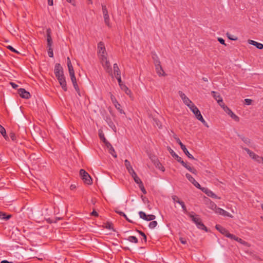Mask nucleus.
Instances as JSON below:
<instances>
[{"label":"nucleus","instance_id":"25","mask_svg":"<svg viewBox=\"0 0 263 263\" xmlns=\"http://www.w3.org/2000/svg\"><path fill=\"white\" fill-rule=\"evenodd\" d=\"M170 153L171 154V155L174 158H175L178 162L181 163V161H183L181 158L179 157L177 154H176L173 149H170Z\"/></svg>","mask_w":263,"mask_h":263},{"label":"nucleus","instance_id":"9","mask_svg":"<svg viewBox=\"0 0 263 263\" xmlns=\"http://www.w3.org/2000/svg\"><path fill=\"white\" fill-rule=\"evenodd\" d=\"M200 189L203 193H204L207 196L214 199H220V197L217 196L214 194L211 190H209L206 187H200Z\"/></svg>","mask_w":263,"mask_h":263},{"label":"nucleus","instance_id":"19","mask_svg":"<svg viewBox=\"0 0 263 263\" xmlns=\"http://www.w3.org/2000/svg\"><path fill=\"white\" fill-rule=\"evenodd\" d=\"M70 79L71 80V82L72 83V84L73 85L74 88L77 91H78L79 90V87L77 82L76 78L75 77V74H71L70 75Z\"/></svg>","mask_w":263,"mask_h":263},{"label":"nucleus","instance_id":"3","mask_svg":"<svg viewBox=\"0 0 263 263\" xmlns=\"http://www.w3.org/2000/svg\"><path fill=\"white\" fill-rule=\"evenodd\" d=\"M98 54L100 59L107 57V54L106 51L104 44L100 42L98 44Z\"/></svg>","mask_w":263,"mask_h":263},{"label":"nucleus","instance_id":"46","mask_svg":"<svg viewBox=\"0 0 263 263\" xmlns=\"http://www.w3.org/2000/svg\"><path fill=\"white\" fill-rule=\"evenodd\" d=\"M255 46L258 49H263V44L260 43L256 42Z\"/></svg>","mask_w":263,"mask_h":263},{"label":"nucleus","instance_id":"30","mask_svg":"<svg viewBox=\"0 0 263 263\" xmlns=\"http://www.w3.org/2000/svg\"><path fill=\"white\" fill-rule=\"evenodd\" d=\"M245 151L247 153V154L249 155V156L253 160L256 156L257 155L255 154L254 152L251 151L249 148H245L244 149Z\"/></svg>","mask_w":263,"mask_h":263},{"label":"nucleus","instance_id":"56","mask_svg":"<svg viewBox=\"0 0 263 263\" xmlns=\"http://www.w3.org/2000/svg\"><path fill=\"white\" fill-rule=\"evenodd\" d=\"M218 104L223 108L224 110V107H228L227 106L225 105L224 103L223 102V100H222V102H220Z\"/></svg>","mask_w":263,"mask_h":263},{"label":"nucleus","instance_id":"11","mask_svg":"<svg viewBox=\"0 0 263 263\" xmlns=\"http://www.w3.org/2000/svg\"><path fill=\"white\" fill-rule=\"evenodd\" d=\"M185 176L195 187L199 189L201 187L200 184L190 174L186 173Z\"/></svg>","mask_w":263,"mask_h":263},{"label":"nucleus","instance_id":"20","mask_svg":"<svg viewBox=\"0 0 263 263\" xmlns=\"http://www.w3.org/2000/svg\"><path fill=\"white\" fill-rule=\"evenodd\" d=\"M67 66L68 68L69 75L74 74V69L72 65L70 58L69 57L67 58Z\"/></svg>","mask_w":263,"mask_h":263},{"label":"nucleus","instance_id":"2","mask_svg":"<svg viewBox=\"0 0 263 263\" xmlns=\"http://www.w3.org/2000/svg\"><path fill=\"white\" fill-rule=\"evenodd\" d=\"M191 110L193 112V113L195 115L196 118L201 121L205 126L206 127H209L207 123L205 121V120L203 119L202 116L201 114V112L200 110L198 109V108L195 105H192L191 107L190 108Z\"/></svg>","mask_w":263,"mask_h":263},{"label":"nucleus","instance_id":"51","mask_svg":"<svg viewBox=\"0 0 263 263\" xmlns=\"http://www.w3.org/2000/svg\"><path fill=\"white\" fill-rule=\"evenodd\" d=\"M7 48L9 50H10L11 51L14 52L15 53H18V51H17L16 50H15L12 46H7Z\"/></svg>","mask_w":263,"mask_h":263},{"label":"nucleus","instance_id":"14","mask_svg":"<svg viewBox=\"0 0 263 263\" xmlns=\"http://www.w3.org/2000/svg\"><path fill=\"white\" fill-rule=\"evenodd\" d=\"M18 92L20 96L23 98L28 99L30 97V93L27 91L25 89H19L18 90Z\"/></svg>","mask_w":263,"mask_h":263},{"label":"nucleus","instance_id":"22","mask_svg":"<svg viewBox=\"0 0 263 263\" xmlns=\"http://www.w3.org/2000/svg\"><path fill=\"white\" fill-rule=\"evenodd\" d=\"M231 239L238 241L240 243H241L245 246H247V247L249 246V243L247 242L244 241L243 240H242V239H241L240 238L236 237V236H235L234 235H233V237H232Z\"/></svg>","mask_w":263,"mask_h":263},{"label":"nucleus","instance_id":"26","mask_svg":"<svg viewBox=\"0 0 263 263\" xmlns=\"http://www.w3.org/2000/svg\"><path fill=\"white\" fill-rule=\"evenodd\" d=\"M132 177L133 178L135 182L139 184L140 185L142 183V181L141 180V179L138 177V176L137 175L136 172L134 173V174H133L132 175H131Z\"/></svg>","mask_w":263,"mask_h":263},{"label":"nucleus","instance_id":"34","mask_svg":"<svg viewBox=\"0 0 263 263\" xmlns=\"http://www.w3.org/2000/svg\"><path fill=\"white\" fill-rule=\"evenodd\" d=\"M127 240H128L130 242L137 243H138V239L136 238V237L134 236H130L127 238Z\"/></svg>","mask_w":263,"mask_h":263},{"label":"nucleus","instance_id":"16","mask_svg":"<svg viewBox=\"0 0 263 263\" xmlns=\"http://www.w3.org/2000/svg\"><path fill=\"white\" fill-rule=\"evenodd\" d=\"M47 33V47H52V40L51 36V30L48 29L46 31Z\"/></svg>","mask_w":263,"mask_h":263},{"label":"nucleus","instance_id":"55","mask_svg":"<svg viewBox=\"0 0 263 263\" xmlns=\"http://www.w3.org/2000/svg\"><path fill=\"white\" fill-rule=\"evenodd\" d=\"M252 100L249 99H245V103L248 105H250L252 103Z\"/></svg>","mask_w":263,"mask_h":263},{"label":"nucleus","instance_id":"31","mask_svg":"<svg viewBox=\"0 0 263 263\" xmlns=\"http://www.w3.org/2000/svg\"><path fill=\"white\" fill-rule=\"evenodd\" d=\"M114 71L116 76H120V71L117 64H114Z\"/></svg>","mask_w":263,"mask_h":263},{"label":"nucleus","instance_id":"44","mask_svg":"<svg viewBox=\"0 0 263 263\" xmlns=\"http://www.w3.org/2000/svg\"><path fill=\"white\" fill-rule=\"evenodd\" d=\"M227 36L231 40H232V41H236L237 40V38L236 37H235V36L230 34V33H227Z\"/></svg>","mask_w":263,"mask_h":263},{"label":"nucleus","instance_id":"36","mask_svg":"<svg viewBox=\"0 0 263 263\" xmlns=\"http://www.w3.org/2000/svg\"><path fill=\"white\" fill-rule=\"evenodd\" d=\"M114 106L115 107H116V108L121 113V114H125V112L124 111H123V110L121 108V105L119 103V102L118 103H116L115 104H114Z\"/></svg>","mask_w":263,"mask_h":263},{"label":"nucleus","instance_id":"17","mask_svg":"<svg viewBox=\"0 0 263 263\" xmlns=\"http://www.w3.org/2000/svg\"><path fill=\"white\" fill-rule=\"evenodd\" d=\"M124 164L130 175L135 173L130 164V162L128 160H125L124 161Z\"/></svg>","mask_w":263,"mask_h":263},{"label":"nucleus","instance_id":"7","mask_svg":"<svg viewBox=\"0 0 263 263\" xmlns=\"http://www.w3.org/2000/svg\"><path fill=\"white\" fill-rule=\"evenodd\" d=\"M178 93L184 104L187 106L189 108L194 105L192 101L182 91H179Z\"/></svg>","mask_w":263,"mask_h":263},{"label":"nucleus","instance_id":"33","mask_svg":"<svg viewBox=\"0 0 263 263\" xmlns=\"http://www.w3.org/2000/svg\"><path fill=\"white\" fill-rule=\"evenodd\" d=\"M116 212L117 213H118V214H119L120 216H123L128 222H129L130 223H133L132 220L129 219L128 218V217H127L126 215L124 213H123V212L120 211H118V210H116Z\"/></svg>","mask_w":263,"mask_h":263},{"label":"nucleus","instance_id":"4","mask_svg":"<svg viewBox=\"0 0 263 263\" xmlns=\"http://www.w3.org/2000/svg\"><path fill=\"white\" fill-rule=\"evenodd\" d=\"M153 59L154 60V64L156 67V70L157 73L160 76H165L166 74L165 73L161 65L160 61L159 60L158 58L156 57V59H155L154 57H153Z\"/></svg>","mask_w":263,"mask_h":263},{"label":"nucleus","instance_id":"47","mask_svg":"<svg viewBox=\"0 0 263 263\" xmlns=\"http://www.w3.org/2000/svg\"><path fill=\"white\" fill-rule=\"evenodd\" d=\"M10 138L12 139V141H16V136L15 135V134L14 133H11L10 134Z\"/></svg>","mask_w":263,"mask_h":263},{"label":"nucleus","instance_id":"49","mask_svg":"<svg viewBox=\"0 0 263 263\" xmlns=\"http://www.w3.org/2000/svg\"><path fill=\"white\" fill-rule=\"evenodd\" d=\"M116 77L118 80V82L120 87H121V85H124V84H123L122 82L121 76H116Z\"/></svg>","mask_w":263,"mask_h":263},{"label":"nucleus","instance_id":"13","mask_svg":"<svg viewBox=\"0 0 263 263\" xmlns=\"http://www.w3.org/2000/svg\"><path fill=\"white\" fill-rule=\"evenodd\" d=\"M57 79L58 80V81L61 86L62 89L64 91H66L67 89V85H66V82L65 80V78L64 76H62L61 77L57 78Z\"/></svg>","mask_w":263,"mask_h":263},{"label":"nucleus","instance_id":"5","mask_svg":"<svg viewBox=\"0 0 263 263\" xmlns=\"http://www.w3.org/2000/svg\"><path fill=\"white\" fill-rule=\"evenodd\" d=\"M80 175L86 184H91L92 183V181L91 177L84 170L81 169L80 171Z\"/></svg>","mask_w":263,"mask_h":263},{"label":"nucleus","instance_id":"43","mask_svg":"<svg viewBox=\"0 0 263 263\" xmlns=\"http://www.w3.org/2000/svg\"><path fill=\"white\" fill-rule=\"evenodd\" d=\"M102 8L103 15L108 14L106 6L102 5Z\"/></svg>","mask_w":263,"mask_h":263},{"label":"nucleus","instance_id":"42","mask_svg":"<svg viewBox=\"0 0 263 263\" xmlns=\"http://www.w3.org/2000/svg\"><path fill=\"white\" fill-rule=\"evenodd\" d=\"M172 200H173V202L174 203H179L180 201V200H179V198L176 196V195H173L172 196Z\"/></svg>","mask_w":263,"mask_h":263},{"label":"nucleus","instance_id":"38","mask_svg":"<svg viewBox=\"0 0 263 263\" xmlns=\"http://www.w3.org/2000/svg\"><path fill=\"white\" fill-rule=\"evenodd\" d=\"M157 222L156 221H154V220L151 221L148 225V227L150 229H154L157 226Z\"/></svg>","mask_w":263,"mask_h":263},{"label":"nucleus","instance_id":"28","mask_svg":"<svg viewBox=\"0 0 263 263\" xmlns=\"http://www.w3.org/2000/svg\"><path fill=\"white\" fill-rule=\"evenodd\" d=\"M181 149L183 151V152L184 153V154L187 156V157L191 159H195L194 157L192 155H191L189 152L188 151V150L187 149V148H186V146H184V147H182V148H181Z\"/></svg>","mask_w":263,"mask_h":263},{"label":"nucleus","instance_id":"23","mask_svg":"<svg viewBox=\"0 0 263 263\" xmlns=\"http://www.w3.org/2000/svg\"><path fill=\"white\" fill-rule=\"evenodd\" d=\"M120 88L126 95H128L130 97H132V92L130 90L125 84L121 85Z\"/></svg>","mask_w":263,"mask_h":263},{"label":"nucleus","instance_id":"58","mask_svg":"<svg viewBox=\"0 0 263 263\" xmlns=\"http://www.w3.org/2000/svg\"><path fill=\"white\" fill-rule=\"evenodd\" d=\"M177 142L180 145L181 148H182V147H184V146H185V145L181 142V141L179 139H178Z\"/></svg>","mask_w":263,"mask_h":263},{"label":"nucleus","instance_id":"6","mask_svg":"<svg viewBox=\"0 0 263 263\" xmlns=\"http://www.w3.org/2000/svg\"><path fill=\"white\" fill-rule=\"evenodd\" d=\"M100 60L101 61L102 65L104 68L105 69L106 71L109 74H111L112 68L109 61L107 59V57H104V58Z\"/></svg>","mask_w":263,"mask_h":263},{"label":"nucleus","instance_id":"61","mask_svg":"<svg viewBox=\"0 0 263 263\" xmlns=\"http://www.w3.org/2000/svg\"><path fill=\"white\" fill-rule=\"evenodd\" d=\"M256 42V41H254L253 40H248V43L250 44H251L253 46H255Z\"/></svg>","mask_w":263,"mask_h":263},{"label":"nucleus","instance_id":"52","mask_svg":"<svg viewBox=\"0 0 263 263\" xmlns=\"http://www.w3.org/2000/svg\"><path fill=\"white\" fill-rule=\"evenodd\" d=\"M139 187L140 188L141 191L142 192V193L143 194H145L146 193V191L145 189H144L143 183L139 185Z\"/></svg>","mask_w":263,"mask_h":263},{"label":"nucleus","instance_id":"45","mask_svg":"<svg viewBox=\"0 0 263 263\" xmlns=\"http://www.w3.org/2000/svg\"><path fill=\"white\" fill-rule=\"evenodd\" d=\"M155 218H156V216L154 215H152V214L147 215L146 221H151V220L153 221Z\"/></svg>","mask_w":263,"mask_h":263},{"label":"nucleus","instance_id":"64","mask_svg":"<svg viewBox=\"0 0 263 263\" xmlns=\"http://www.w3.org/2000/svg\"><path fill=\"white\" fill-rule=\"evenodd\" d=\"M91 215H93V216H98V213L96 211H93L91 213Z\"/></svg>","mask_w":263,"mask_h":263},{"label":"nucleus","instance_id":"12","mask_svg":"<svg viewBox=\"0 0 263 263\" xmlns=\"http://www.w3.org/2000/svg\"><path fill=\"white\" fill-rule=\"evenodd\" d=\"M215 213H216L218 215H220L223 216L232 217V216L231 214H230L226 211L224 210L223 209L219 208H216Z\"/></svg>","mask_w":263,"mask_h":263},{"label":"nucleus","instance_id":"37","mask_svg":"<svg viewBox=\"0 0 263 263\" xmlns=\"http://www.w3.org/2000/svg\"><path fill=\"white\" fill-rule=\"evenodd\" d=\"M139 215L141 218L144 220H147V215H146L144 212L140 211L139 212Z\"/></svg>","mask_w":263,"mask_h":263},{"label":"nucleus","instance_id":"29","mask_svg":"<svg viewBox=\"0 0 263 263\" xmlns=\"http://www.w3.org/2000/svg\"><path fill=\"white\" fill-rule=\"evenodd\" d=\"M0 133H1V134L3 135L4 138L6 140H7L9 139L8 136L7 135L6 132L5 128L3 126H2L1 124H0Z\"/></svg>","mask_w":263,"mask_h":263},{"label":"nucleus","instance_id":"59","mask_svg":"<svg viewBox=\"0 0 263 263\" xmlns=\"http://www.w3.org/2000/svg\"><path fill=\"white\" fill-rule=\"evenodd\" d=\"M180 241L181 243L182 244L185 245L186 243V240L183 238H182V237L180 238Z\"/></svg>","mask_w":263,"mask_h":263},{"label":"nucleus","instance_id":"8","mask_svg":"<svg viewBox=\"0 0 263 263\" xmlns=\"http://www.w3.org/2000/svg\"><path fill=\"white\" fill-rule=\"evenodd\" d=\"M215 228L220 233L224 235L227 237L231 239L232 237H233V234H230L226 229L222 227L221 226L217 224L215 226Z\"/></svg>","mask_w":263,"mask_h":263},{"label":"nucleus","instance_id":"50","mask_svg":"<svg viewBox=\"0 0 263 263\" xmlns=\"http://www.w3.org/2000/svg\"><path fill=\"white\" fill-rule=\"evenodd\" d=\"M210 208L211 209L214 210L215 211V212H216V208H218V207H217L216 205L214 202L211 203Z\"/></svg>","mask_w":263,"mask_h":263},{"label":"nucleus","instance_id":"57","mask_svg":"<svg viewBox=\"0 0 263 263\" xmlns=\"http://www.w3.org/2000/svg\"><path fill=\"white\" fill-rule=\"evenodd\" d=\"M218 41L219 42L220 44L226 45L225 41L222 38L219 37L218 39Z\"/></svg>","mask_w":263,"mask_h":263},{"label":"nucleus","instance_id":"41","mask_svg":"<svg viewBox=\"0 0 263 263\" xmlns=\"http://www.w3.org/2000/svg\"><path fill=\"white\" fill-rule=\"evenodd\" d=\"M48 54L49 57H53V49L52 47H48Z\"/></svg>","mask_w":263,"mask_h":263},{"label":"nucleus","instance_id":"1","mask_svg":"<svg viewBox=\"0 0 263 263\" xmlns=\"http://www.w3.org/2000/svg\"><path fill=\"white\" fill-rule=\"evenodd\" d=\"M190 217L192 219V220L196 224L197 227L201 230H203L208 231L206 227L203 224L201 221V219L197 215H194L190 213L189 214Z\"/></svg>","mask_w":263,"mask_h":263},{"label":"nucleus","instance_id":"53","mask_svg":"<svg viewBox=\"0 0 263 263\" xmlns=\"http://www.w3.org/2000/svg\"><path fill=\"white\" fill-rule=\"evenodd\" d=\"M109 126L114 130V131H116V127L115 126V125L114 124V123L111 122V121H110L109 123H108Z\"/></svg>","mask_w":263,"mask_h":263},{"label":"nucleus","instance_id":"35","mask_svg":"<svg viewBox=\"0 0 263 263\" xmlns=\"http://www.w3.org/2000/svg\"><path fill=\"white\" fill-rule=\"evenodd\" d=\"M11 217L10 215H6L5 213L0 212V218L2 219L8 220Z\"/></svg>","mask_w":263,"mask_h":263},{"label":"nucleus","instance_id":"15","mask_svg":"<svg viewBox=\"0 0 263 263\" xmlns=\"http://www.w3.org/2000/svg\"><path fill=\"white\" fill-rule=\"evenodd\" d=\"M224 108V111L228 114L232 119L237 121L239 120V117L234 114L228 107Z\"/></svg>","mask_w":263,"mask_h":263},{"label":"nucleus","instance_id":"21","mask_svg":"<svg viewBox=\"0 0 263 263\" xmlns=\"http://www.w3.org/2000/svg\"><path fill=\"white\" fill-rule=\"evenodd\" d=\"M212 93L213 95V97L217 101L218 103H220V102H222V98L221 97L219 93L215 91H212Z\"/></svg>","mask_w":263,"mask_h":263},{"label":"nucleus","instance_id":"54","mask_svg":"<svg viewBox=\"0 0 263 263\" xmlns=\"http://www.w3.org/2000/svg\"><path fill=\"white\" fill-rule=\"evenodd\" d=\"M110 99H111V100L112 102V103L114 104H116V103H118V102L117 101L116 98L113 96V95H111V97H110Z\"/></svg>","mask_w":263,"mask_h":263},{"label":"nucleus","instance_id":"10","mask_svg":"<svg viewBox=\"0 0 263 263\" xmlns=\"http://www.w3.org/2000/svg\"><path fill=\"white\" fill-rule=\"evenodd\" d=\"M54 73L57 78L64 76L63 68L59 63L56 64L55 65Z\"/></svg>","mask_w":263,"mask_h":263},{"label":"nucleus","instance_id":"62","mask_svg":"<svg viewBox=\"0 0 263 263\" xmlns=\"http://www.w3.org/2000/svg\"><path fill=\"white\" fill-rule=\"evenodd\" d=\"M106 228L107 229H110V230L112 229L111 224L109 223H108L106 224Z\"/></svg>","mask_w":263,"mask_h":263},{"label":"nucleus","instance_id":"32","mask_svg":"<svg viewBox=\"0 0 263 263\" xmlns=\"http://www.w3.org/2000/svg\"><path fill=\"white\" fill-rule=\"evenodd\" d=\"M154 164L157 168L159 169L160 170H161L162 172H164V171H165L164 167L162 166L161 163L159 161H156Z\"/></svg>","mask_w":263,"mask_h":263},{"label":"nucleus","instance_id":"39","mask_svg":"<svg viewBox=\"0 0 263 263\" xmlns=\"http://www.w3.org/2000/svg\"><path fill=\"white\" fill-rule=\"evenodd\" d=\"M180 163L190 172L192 170V167H191L190 165H187L183 161H181Z\"/></svg>","mask_w":263,"mask_h":263},{"label":"nucleus","instance_id":"48","mask_svg":"<svg viewBox=\"0 0 263 263\" xmlns=\"http://www.w3.org/2000/svg\"><path fill=\"white\" fill-rule=\"evenodd\" d=\"M141 235V236H142L144 240V242H146V236L145 235V234L142 232V231H137Z\"/></svg>","mask_w":263,"mask_h":263},{"label":"nucleus","instance_id":"63","mask_svg":"<svg viewBox=\"0 0 263 263\" xmlns=\"http://www.w3.org/2000/svg\"><path fill=\"white\" fill-rule=\"evenodd\" d=\"M10 84L13 88H16L18 87V85L14 83L11 82Z\"/></svg>","mask_w":263,"mask_h":263},{"label":"nucleus","instance_id":"24","mask_svg":"<svg viewBox=\"0 0 263 263\" xmlns=\"http://www.w3.org/2000/svg\"><path fill=\"white\" fill-rule=\"evenodd\" d=\"M103 18H104V23L105 24V25L109 28H111V24L110 22V19H109V15L108 14H105V15H103Z\"/></svg>","mask_w":263,"mask_h":263},{"label":"nucleus","instance_id":"60","mask_svg":"<svg viewBox=\"0 0 263 263\" xmlns=\"http://www.w3.org/2000/svg\"><path fill=\"white\" fill-rule=\"evenodd\" d=\"M154 121L155 122V123L157 125V126L159 127V128H160L161 125V124L159 122V121H158L157 120H156V119H154Z\"/></svg>","mask_w":263,"mask_h":263},{"label":"nucleus","instance_id":"40","mask_svg":"<svg viewBox=\"0 0 263 263\" xmlns=\"http://www.w3.org/2000/svg\"><path fill=\"white\" fill-rule=\"evenodd\" d=\"M179 204L181 206V208L182 209V210L185 213H187V209H186V208L184 204V203L182 201H180V202L179 203Z\"/></svg>","mask_w":263,"mask_h":263},{"label":"nucleus","instance_id":"27","mask_svg":"<svg viewBox=\"0 0 263 263\" xmlns=\"http://www.w3.org/2000/svg\"><path fill=\"white\" fill-rule=\"evenodd\" d=\"M99 136L100 138V139L105 144V145L109 143L107 140L106 139L105 136L103 133V132L101 130H99Z\"/></svg>","mask_w":263,"mask_h":263},{"label":"nucleus","instance_id":"18","mask_svg":"<svg viewBox=\"0 0 263 263\" xmlns=\"http://www.w3.org/2000/svg\"><path fill=\"white\" fill-rule=\"evenodd\" d=\"M105 145L108 149V152L110 154H111L114 158H117V154L111 144L110 143H107Z\"/></svg>","mask_w":263,"mask_h":263}]
</instances>
